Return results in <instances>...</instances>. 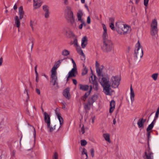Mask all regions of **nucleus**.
I'll use <instances>...</instances> for the list:
<instances>
[{
	"label": "nucleus",
	"mask_w": 159,
	"mask_h": 159,
	"mask_svg": "<svg viewBox=\"0 0 159 159\" xmlns=\"http://www.w3.org/2000/svg\"><path fill=\"white\" fill-rule=\"evenodd\" d=\"M51 82L52 83L53 85H55L57 84V78L56 71L51 70Z\"/></svg>",
	"instance_id": "nucleus-7"
},
{
	"label": "nucleus",
	"mask_w": 159,
	"mask_h": 159,
	"mask_svg": "<svg viewBox=\"0 0 159 159\" xmlns=\"http://www.w3.org/2000/svg\"><path fill=\"white\" fill-rule=\"evenodd\" d=\"M87 98L85 97H84V96H83V97H82L81 98V99L82 100L84 101H85V100H86Z\"/></svg>",
	"instance_id": "nucleus-63"
},
{
	"label": "nucleus",
	"mask_w": 159,
	"mask_h": 159,
	"mask_svg": "<svg viewBox=\"0 0 159 159\" xmlns=\"http://www.w3.org/2000/svg\"><path fill=\"white\" fill-rule=\"evenodd\" d=\"M55 114L57 118L58 119V120L60 126L59 127V128L61 127L62 125L63 124L64 122L63 119V118L61 117V114L59 112L57 111L56 110H55Z\"/></svg>",
	"instance_id": "nucleus-9"
},
{
	"label": "nucleus",
	"mask_w": 159,
	"mask_h": 159,
	"mask_svg": "<svg viewBox=\"0 0 159 159\" xmlns=\"http://www.w3.org/2000/svg\"><path fill=\"white\" fill-rule=\"evenodd\" d=\"M110 106L109 112L111 113L113 111L115 107V102L114 100H112L110 102Z\"/></svg>",
	"instance_id": "nucleus-20"
},
{
	"label": "nucleus",
	"mask_w": 159,
	"mask_h": 159,
	"mask_svg": "<svg viewBox=\"0 0 159 159\" xmlns=\"http://www.w3.org/2000/svg\"><path fill=\"white\" fill-rule=\"evenodd\" d=\"M157 32V29L151 28V34L153 38H156L158 36Z\"/></svg>",
	"instance_id": "nucleus-16"
},
{
	"label": "nucleus",
	"mask_w": 159,
	"mask_h": 159,
	"mask_svg": "<svg viewBox=\"0 0 159 159\" xmlns=\"http://www.w3.org/2000/svg\"><path fill=\"white\" fill-rule=\"evenodd\" d=\"M61 54L64 56H67L70 54V52L68 50L65 49L62 51Z\"/></svg>",
	"instance_id": "nucleus-34"
},
{
	"label": "nucleus",
	"mask_w": 159,
	"mask_h": 159,
	"mask_svg": "<svg viewBox=\"0 0 159 159\" xmlns=\"http://www.w3.org/2000/svg\"><path fill=\"white\" fill-rule=\"evenodd\" d=\"M154 124H153V122H152L148 126L147 129V132L150 131L153 127Z\"/></svg>",
	"instance_id": "nucleus-38"
},
{
	"label": "nucleus",
	"mask_w": 159,
	"mask_h": 159,
	"mask_svg": "<svg viewBox=\"0 0 159 159\" xmlns=\"http://www.w3.org/2000/svg\"><path fill=\"white\" fill-rule=\"evenodd\" d=\"M81 145L82 146H85L87 144V141L84 139L80 141Z\"/></svg>",
	"instance_id": "nucleus-41"
},
{
	"label": "nucleus",
	"mask_w": 159,
	"mask_h": 159,
	"mask_svg": "<svg viewBox=\"0 0 159 159\" xmlns=\"http://www.w3.org/2000/svg\"><path fill=\"white\" fill-rule=\"evenodd\" d=\"M102 49L105 52H109L111 51L113 48V43L110 40L103 41V45Z\"/></svg>",
	"instance_id": "nucleus-6"
},
{
	"label": "nucleus",
	"mask_w": 159,
	"mask_h": 159,
	"mask_svg": "<svg viewBox=\"0 0 159 159\" xmlns=\"http://www.w3.org/2000/svg\"><path fill=\"white\" fill-rule=\"evenodd\" d=\"M95 66L96 69L98 68L99 67H100L99 64L97 61H96V62Z\"/></svg>",
	"instance_id": "nucleus-56"
},
{
	"label": "nucleus",
	"mask_w": 159,
	"mask_h": 159,
	"mask_svg": "<svg viewBox=\"0 0 159 159\" xmlns=\"http://www.w3.org/2000/svg\"><path fill=\"white\" fill-rule=\"evenodd\" d=\"M63 1L65 5H67L68 4V0H63Z\"/></svg>",
	"instance_id": "nucleus-57"
},
{
	"label": "nucleus",
	"mask_w": 159,
	"mask_h": 159,
	"mask_svg": "<svg viewBox=\"0 0 159 159\" xmlns=\"http://www.w3.org/2000/svg\"><path fill=\"white\" fill-rule=\"evenodd\" d=\"M44 120L48 126H49L50 124V118L49 116L46 112L44 113Z\"/></svg>",
	"instance_id": "nucleus-12"
},
{
	"label": "nucleus",
	"mask_w": 159,
	"mask_h": 159,
	"mask_svg": "<svg viewBox=\"0 0 159 159\" xmlns=\"http://www.w3.org/2000/svg\"><path fill=\"white\" fill-rule=\"evenodd\" d=\"M70 59L73 63V68L68 72V75L66 76L67 81L69 80V79L70 78L75 77L77 73L76 65L75 62L73 58H70Z\"/></svg>",
	"instance_id": "nucleus-5"
},
{
	"label": "nucleus",
	"mask_w": 159,
	"mask_h": 159,
	"mask_svg": "<svg viewBox=\"0 0 159 159\" xmlns=\"http://www.w3.org/2000/svg\"><path fill=\"white\" fill-rule=\"evenodd\" d=\"M65 15L66 18L69 21L71 25L73 27H75L76 24L75 21L73 13L70 7L67 6L66 7Z\"/></svg>",
	"instance_id": "nucleus-3"
},
{
	"label": "nucleus",
	"mask_w": 159,
	"mask_h": 159,
	"mask_svg": "<svg viewBox=\"0 0 159 159\" xmlns=\"http://www.w3.org/2000/svg\"><path fill=\"white\" fill-rule=\"evenodd\" d=\"M80 133V134H83L85 132V130L84 127V126L83 125H82V127L81 129L79 131Z\"/></svg>",
	"instance_id": "nucleus-43"
},
{
	"label": "nucleus",
	"mask_w": 159,
	"mask_h": 159,
	"mask_svg": "<svg viewBox=\"0 0 159 159\" xmlns=\"http://www.w3.org/2000/svg\"><path fill=\"white\" fill-rule=\"evenodd\" d=\"M145 156L147 159H153V154L151 152L148 153L147 152H145Z\"/></svg>",
	"instance_id": "nucleus-26"
},
{
	"label": "nucleus",
	"mask_w": 159,
	"mask_h": 159,
	"mask_svg": "<svg viewBox=\"0 0 159 159\" xmlns=\"http://www.w3.org/2000/svg\"><path fill=\"white\" fill-rule=\"evenodd\" d=\"M109 21L111 23H114V19L113 18H111L109 19Z\"/></svg>",
	"instance_id": "nucleus-60"
},
{
	"label": "nucleus",
	"mask_w": 159,
	"mask_h": 159,
	"mask_svg": "<svg viewBox=\"0 0 159 159\" xmlns=\"http://www.w3.org/2000/svg\"><path fill=\"white\" fill-rule=\"evenodd\" d=\"M100 80V83L103 87V91L107 95H111L113 90L110 87V80L108 75L102 76Z\"/></svg>",
	"instance_id": "nucleus-1"
},
{
	"label": "nucleus",
	"mask_w": 159,
	"mask_h": 159,
	"mask_svg": "<svg viewBox=\"0 0 159 159\" xmlns=\"http://www.w3.org/2000/svg\"><path fill=\"white\" fill-rule=\"evenodd\" d=\"M96 96L93 95L91 98H89L88 101V103L89 105H92L96 100Z\"/></svg>",
	"instance_id": "nucleus-23"
},
{
	"label": "nucleus",
	"mask_w": 159,
	"mask_h": 159,
	"mask_svg": "<svg viewBox=\"0 0 159 159\" xmlns=\"http://www.w3.org/2000/svg\"><path fill=\"white\" fill-rule=\"evenodd\" d=\"M159 114V113H158V112H156V113H155V115L154 117L158 118V117Z\"/></svg>",
	"instance_id": "nucleus-64"
},
{
	"label": "nucleus",
	"mask_w": 159,
	"mask_h": 159,
	"mask_svg": "<svg viewBox=\"0 0 159 159\" xmlns=\"http://www.w3.org/2000/svg\"><path fill=\"white\" fill-rule=\"evenodd\" d=\"M146 120H143V118L139 119L137 125L139 128H143V124L145 122Z\"/></svg>",
	"instance_id": "nucleus-22"
},
{
	"label": "nucleus",
	"mask_w": 159,
	"mask_h": 159,
	"mask_svg": "<svg viewBox=\"0 0 159 159\" xmlns=\"http://www.w3.org/2000/svg\"><path fill=\"white\" fill-rule=\"evenodd\" d=\"M39 81V76L36 77L35 81L36 83H38Z\"/></svg>",
	"instance_id": "nucleus-58"
},
{
	"label": "nucleus",
	"mask_w": 159,
	"mask_h": 159,
	"mask_svg": "<svg viewBox=\"0 0 159 159\" xmlns=\"http://www.w3.org/2000/svg\"><path fill=\"white\" fill-rule=\"evenodd\" d=\"M95 119V116H93L92 117L91 120H92V123L93 124L94 123Z\"/></svg>",
	"instance_id": "nucleus-54"
},
{
	"label": "nucleus",
	"mask_w": 159,
	"mask_h": 159,
	"mask_svg": "<svg viewBox=\"0 0 159 159\" xmlns=\"http://www.w3.org/2000/svg\"><path fill=\"white\" fill-rule=\"evenodd\" d=\"M110 27L111 30H115L114 25L113 23H111L110 24Z\"/></svg>",
	"instance_id": "nucleus-45"
},
{
	"label": "nucleus",
	"mask_w": 159,
	"mask_h": 159,
	"mask_svg": "<svg viewBox=\"0 0 159 159\" xmlns=\"http://www.w3.org/2000/svg\"><path fill=\"white\" fill-rule=\"evenodd\" d=\"M151 28L157 29V22L156 19L152 20L151 25Z\"/></svg>",
	"instance_id": "nucleus-25"
},
{
	"label": "nucleus",
	"mask_w": 159,
	"mask_h": 159,
	"mask_svg": "<svg viewBox=\"0 0 159 159\" xmlns=\"http://www.w3.org/2000/svg\"><path fill=\"white\" fill-rule=\"evenodd\" d=\"M83 68L82 70V75H84L87 74L88 71V69L84 64H83Z\"/></svg>",
	"instance_id": "nucleus-32"
},
{
	"label": "nucleus",
	"mask_w": 159,
	"mask_h": 159,
	"mask_svg": "<svg viewBox=\"0 0 159 159\" xmlns=\"http://www.w3.org/2000/svg\"><path fill=\"white\" fill-rule=\"evenodd\" d=\"M73 44L74 45V46L75 47H78V41L77 39H74Z\"/></svg>",
	"instance_id": "nucleus-44"
},
{
	"label": "nucleus",
	"mask_w": 159,
	"mask_h": 159,
	"mask_svg": "<svg viewBox=\"0 0 159 159\" xmlns=\"http://www.w3.org/2000/svg\"><path fill=\"white\" fill-rule=\"evenodd\" d=\"M120 78L118 75L113 76L110 80V87L116 89L118 88L120 81Z\"/></svg>",
	"instance_id": "nucleus-4"
},
{
	"label": "nucleus",
	"mask_w": 159,
	"mask_h": 159,
	"mask_svg": "<svg viewBox=\"0 0 159 159\" xmlns=\"http://www.w3.org/2000/svg\"><path fill=\"white\" fill-rule=\"evenodd\" d=\"M65 35L67 37L69 38H73L75 37L73 32L69 29L66 30Z\"/></svg>",
	"instance_id": "nucleus-14"
},
{
	"label": "nucleus",
	"mask_w": 159,
	"mask_h": 159,
	"mask_svg": "<svg viewBox=\"0 0 159 159\" xmlns=\"http://www.w3.org/2000/svg\"><path fill=\"white\" fill-rule=\"evenodd\" d=\"M43 9L45 11L44 16L46 18L48 17L49 15V12L48 11V7L46 6L45 5L43 6Z\"/></svg>",
	"instance_id": "nucleus-18"
},
{
	"label": "nucleus",
	"mask_w": 159,
	"mask_h": 159,
	"mask_svg": "<svg viewBox=\"0 0 159 159\" xmlns=\"http://www.w3.org/2000/svg\"><path fill=\"white\" fill-rule=\"evenodd\" d=\"M34 22V21H33L32 20H31L30 21V25L31 26L32 30L33 31L34 30V28L33 27V23Z\"/></svg>",
	"instance_id": "nucleus-47"
},
{
	"label": "nucleus",
	"mask_w": 159,
	"mask_h": 159,
	"mask_svg": "<svg viewBox=\"0 0 159 159\" xmlns=\"http://www.w3.org/2000/svg\"><path fill=\"white\" fill-rule=\"evenodd\" d=\"M65 59V58H64L63 59L60 60L56 62L53 66L51 70L56 71V70L59 67L63 60H64Z\"/></svg>",
	"instance_id": "nucleus-10"
},
{
	"label": "nucleus",
	"mask_w": 159,
	"mask_h": 159,
	"mask_svg": "<svg viewBox=\"0 0 159 159\" xmlns=\"http://www.w3.org/2000/svg\"><path fill=\"white\" fill-rule=\"evenodd\" d=\"M33 7L34 8H39L41 6V3L39 0H33Z\"/></svg>",
	"instance_id": "nucleus-17"
},
{
	"label": "nucleus",
	"mask_w": 159,
	"mask_h": 159,
	"mask_svg": "<svg viewBox=\"0 0 159 159\" xmlns=\"http://www.w3.org/2000/svg\"><path fill=\"white\" fill-rule=\"evenodd\" d=\"M79 86L80 89L84 91H87L88 90L89 87V86L87 85L80 84Z\"/></svg>",
	"instance_id": "nucleus-29"
},
{
	"label": "nucleus",
	"mask_w": 159,
	"mask_h": 159,
	"mask_svg": "<svg viewBox=\"0 0 159 159\" xmlns=\"http://www.w3.org/2000/svg\"><path fill=\"white\" fill-rule=\"evenodd\" d=\"M138 53L139 52L138 51H137V50H135L134 56L136 59L137 58Z\"/></svg>",
	"instance_id": "nucleus-50"
},
{
	"label": "nucleus",
	"mask_w": 159,
	"mask_h": 159,
	"mask_svg": "<svg viewBox=\"0 0 159 159\" xmlns=\"http://www.w3.org/2000/svg\"><path fill=\"white\" fill-rule=\"evenodd\" d=\"M92 88H93L92 86V85L90 86L89 90V92H86V93H85L84 95V97H86V98H87L89 96V94H90V93H91V91L92 89Z\"/></svg>",
	"instance_id": "nucleus-39"
},
{
	"label": "nucleus",
	"mask_w": 159,
	"mask_h": 159,
	"mask_svg": "<svg viewBox=\"0 0 159 159\" xmlns=\"http://www.w3.org/2000/svg\"><path fill=\"white\" fill-rule=\"evenodd\" d=\"M92 105H89L88 103L87 104H85L84 105V107L85 110H89L90 106Z\"/></svg>",
	"instance_id": "nucleus-42"
},
{
	"label": "nucleus",
	"mask_w": 159,
	"mask_h": 159,
	"mask_svg": "<svg viewBox=\"0 0 159 159\" xmlns=\"http://www.w3.org/2000/svg\"><path fill=\"white\" fill-rule=\"evenodd\" d=\"M93 84V87L95 90H97L98 89V84L97 81L92 84Z\"/></svg>",
	"instance_id": "nucleus-35"
},
{
	"label": "nucleus",
	"mask_w": 159,
	"mask_h": 159,
	"mask_svg": "<svg viewBox=\"0 0 159 159\" xmlns=\"http://www.w3.org/2000/svg\"><path fill=\"white\" fill-rule=\"evenodd\" d=\"M143 4L146 7H147L148 6V4L149 0H143Z\"/></svg>",
	"instance_id": "nucleus-48"
},
{
	"label": "nucleus",
	"mask_w": 159,
	"mask_h": 159,
	"mask_svg": "<svg viewBox=\"0 0 159 159\" xmlns=\"http://www.w3.org/2000/svg\"><path fill=\"white\" fill-rule=\"evenodd\" d=\"M103 66H101L99 68L96 69V72L98 76H102V70Z\"/></svg>",
	"instance_id": "nucleus-19"
},
{
	"label": "nucleus",
	"mask_w": 159,
	"mask_h": 159,
	"mask_svg": "<svg viewBox=\"0 0 159 159\" xmlns=\"http://www.w3.org/2000/svg\"><path fill=\"white\" fill-rule=\"evenodd\" d=\"M15 23L17 27L19 28L20 25V21L19 17L17 16H16L15 17Z\"/></svg>",
	"instance_id": "nucleus-31"
},
{
	"label": "nucleus",
	"mask_w": 159,
	"mask_h": 159,
	"mask_svg": "<svg viewBox=\"0 0 159 159\" xmlns=\"http://www.w3.org/2000/svg\"><path fill=\"white\" fill-rule=\"evenodd\" d=\"M130 98L131 101L133 102L134 100V92L133 90L132 85H131L130 88Z\"/></svg>",
	"instance_id": "nucleus-28"
},
{
	"label": "nucleus",
	"mask_w": 159,
	"mask_h": 159,
	"mask_svg": "<svg viewBox=\"0 0 159 159\" xmlns=\"http://www.w3.org/2000/svg\"><path fill=\"white\" fill-rule=\"evenodd\" d=\"M36 92L38 94L40 95V91L39 89L36 88Z\"/></svg>",
	"instance_id": "nucleus-53"
},
{
	"label": "nucleus",
	"mask_w": 159,
	"mask_h": 159,
	"mask_svg": "<svg viewBox=\"0 0 159 159\" xmlns=\"http://www.w3.org/2000/svg\"><path fill=\"white\" fill-rule=\"evenodd\" d=\"M33 128L34 129V131L33 132V134L34 135V141H35V139H36V131L35 130V129L34 128V127H33Z\"/></svg>",
	"instance_id": "nucleus-49"
},
{
	"label": "nucleus",
	"mask_w": 159,
	"mask_h": 159,
	"mask_svg": "<svg viewBox=\"0 0 159 159\" xmlns=\"http://www.w3.org/2000/svg\"><path fill=\"white\" fill-rule=\"evenodd\" d=\"M158 75V74L157 73H154L152 75L151 77L154 80H156L157 78Z\"/></svg>",
	"instance_id": "nucleus-40"
},
{
	"label": "nucleus",
	"mask_w": 159,
	"mask_h": 159,
	"mask_svg": "<svg viewBox=\"0 0 159 159\" xmlns=\"http://www.w3.org/2000/svg\"><path fill=\"white\" fill-rule=\"evenodd\" d=\"M88 43V39L86 36L83 37L81 40V47L82 48H84Z\"/></svg>",
	"instance_id": "nucleus-13"
},
{
	"label": "nucleus",
	"mask_w": 159,
	"mask_h": 159,
	"mask_svg": "<svg viewBox=\"0 0 159 159\" xmlns=\"http://www.w3.org/2000/svg\"><path fill=\"white\" fill-rule=\"evenodd\" d=\"M81 23V24L79 25V29H81L82 28L83 25L85 24L84 22V21H83V23Z\"/></svg>",
	"instance_id": "nucleus-52"
},
{
	"label": "nucleus",
	"mask_w": 159,
	"mask_h": 159,
	"mask_svg": "<svg viewBox=\"0 0 159 159\" xmlns=\"http://www.w3.org/2000/svg\"><path fill=\"white\" fill-rule=\"evenodd\" d=\"M19 18L21 19L23 18L24 14V11L23 10V7L22 6L20 7L19 8Z\"/></svg>",
	"instance_id": "nucleus-24"
},
{
	"label": "nucleus",
	"mask_w": 159,
	"mask_h": 159,
	"mask_svg": "<svg viewBox=\"0 0 159 159\" xmlns=\"http://www.w3.org/2000/svg\"><path fill=\"white\" fill-rule=\"evenodd\" d=\"M96 77L95 75H92L89 78V81L91 84H92L97 81Z\"/></svg>",
	"instance_id": "nucleus-30"
},
{
	"label": "nucleus",
	"mask_w": 159,
	"mask_h": 159,
	"mask_svg": "<svg viewBox=\"0 0 159 159\" xmlns=\"http://www.w3.org/2000/svg\"><path fill=\"white\" fill-rule=\"evenodd\" d=\"M90 152L92 157H93L94 156V151L93 148H92L90 150Z\"/></svg>",
	"instance_id": "nucleus-46"
},
{
	"label": "nucleus",
	"mask_w": 159,
	"mask_h": 159,
	"mask_svg": "<svg viewBox=\"0 0 159 159\" xmlns=\"http://www.w3.org/2000/svg\"><path fill=\"white\" fill-rule=\"evenodd\" d=\"M58 158V155L57 152H55L54 155V158L53 159H57Z\"/></svg>",
	"instance_id": "nucleus-51"
},
{
	"label": "nucleus",
	"mask_w": 159,
	"mask_h": 159,
	"mask_svg": "<svg viewBox=\"0 0 159 159\" xmlns=\"http://www.w3.org/2000/svg\"><path fill=\"white\" fill-rule=\"evenodd\" d=\"M103 136L106 141L110 143V134L108 133H104L103 134Z\"/></svg>",
	"instance_id": "nucleus-27"
},
{
	"label": "nucleus",
	"mask_w": 159,
	"mask_h": 159,
	"mask_svg": "<svg viewBox=\"0 0 159 159\" xmlns=\"http://www.w3.org/2000/svg\"><path fill=\"white\" fill-rule=\"evenodd\" d=\"M102 26L103 30V32L102 34V38L103 39V41L109 40L107 39L108 34L106 26L105 25L103 24H102Z\"/></svg>",
	"instance_id": "nucleus-8"
},
{
	"label": "nucleus",
	"mask_w": 159,
	"mask_h": 159,
	"mask_svg": "<svg viewBox=\"0 0 159 159\" xmlns=\"http://www.w3.org/2000/svg\"><path fill=\"white\" fill-rule=\"evenodd\" d=\"M82 150L81 153L82 155L85 154L86 157V159L88 158V155L87 150L84 148H80V150Z\"/></svg>",
	"instance_id": "nucleus-33"
},
{
	"label": "nucleus",
	"mask_w": 159,
	"mask_h": 159,
	"mask_svg": "<svg viewBox=\"0 0 159 159\" xmlns=\"http://www.w3.org/2000/svg\"><path fill=\"white\" fill-rule=\"evenodd\" d=\"M157 118L154 117V118L153 119V121L152 122H153V124H154L155 123V122H156V120H157Z\"/></svg>",
	"instance_id": "nucleus-62"
},
{
	"label": "nucleus",
	"mask_w": 159,
	"mask_h": 159,
	"mask_svg": "<svg viewBox=\"0 0 159 159\" xmlns=\"http://www.w3.org/2000/svg\"><path fill=\"white\" fill-rule=\"evenodd\" d=\"M90 22H91L90 18L89 16H88L87 17V23L88 24H89L90 23Z\"/></svg>",
	"instance_id": "nucleus-55"
},
{
	"label": "nucleus",
	"mask_w": 159,
	"mask_h": 159,
	"mask_svg": "<svg viewBox=\"0 0 159 159\" xmlns=\"http://www.w3.org/2000/svg\"><path fill=\"white\" fill-rule=\"evenodd\" d=\"M116 31L120 34H124L129 33L131 28L129 26L124 24L121 22H117L116 23Z\"/></svg>",
	"instance_id": "nucleus-2"
},
{
	"label": "nucleus",
	"mask_w": 159,
	"mask_h": 159,
	"mask_svg": "<svg viewBox=\"0 0 159 159\" xmlns=\"http://www.w3.org/2000/svg\"><path fill=\"white\" fill-rule=\"evenodd\" d=\"M56 125H54L53 127L50 126V124H49V126H48L47 125V127L48 129H49V132H51L53 131L56 129Z\"/></svg>",
	"instance_id": "nucleus-36"
},
{
	"label": "nucleus",
	"mask_w": 159,
	"mask_h": 159,
	"mask_svg": "<svg viewBox=\"0 0 159 159\" xmlns=\"http://www.w3.org/2000/svg\"><path fill=\"white\" fill-rule=\"evenodd\" d=\"M73 84L75 85H76L77 84V81L75 79H73Z\"/></svg>",
	"instance_id": "nucleus-61"
},
{
	"label": "nucleus",
	"mask_w": 159,
	"mask_h": 159,
	"mask_svg": "<svg viewBox=\"0 0 159 159\" xmlns=\"http://www.w3.org/2000/svg\"><path fill=\"white\" fill-rule=\"evenodd\" d=\"M143 56V49H142V48H141V54H140V57L141 58H142Z\"/></svg>",
	"instance_id": "nucleus-59"
},
{
	"label": "nucleus",
	"mask_w": 159,
	"mask_h": 159,
	"mask_svg": "<svg viewBox=\"0 0 159 159\" xmlns=\"http://www.w3.org/2000/svg\"><path fill=\"white\" fill-rule=\"evenodd\" d=\"M83 15L82 11L81 10H79L77 14L78 20L80 21L81 22L83 23V21L84 20L82 18Z\"/></svg>",
	"instance_id": "nucleus-15"
},
{
	"label": "nucleus",
	"mask_w": 159,
	"mask_h": 159,
	"mask_svg": "<svg viewBox=\"0 0 159 159\" xmlns=\"http://www.w3.org/2000/svg\"><path fill=\"white\" fill-rule=\"evenodd\" d=\"M76 47V49L77 52L78 53L80 54V55H82V60H85V55L83 52V51L80 48V47H79L78 46V47Z\"/></svg>",
	"instance_id": "nucleus-21"
},
{
	"label": "nucleus",
	"mask_w": 159,
	"mask_h": 159,
	"mask_svg": "<svg viewBox=\"0 0 159 159\" xmlns=\"http://www.w3.org/2000/svg\"><path fill=\"white\" fill-rule=\"evenodd\" d=\"M141 48V46L140 45V44L139 42V41H138L137 43H136V46H135V50H137V51H139V50L140 49V48Z\"/></svg>",
	"instance_id": "nucleus-37"
},
{
	"label": "nucleus",
	"mask_w": 159,
	"mask_h": 159,
	"mask_svg": "<svg viewBox=\"0 0 159 159\" xmlns=\"http://www.w3.org/2000/svg\"><path fill=\"white\" fill-rule=\"evenodd\" d=\"M63 96L67 99H69L70 98V89L67 88L65 89L63 93Z\"/></svg>",
	"instance_id": "nucleus-11"
}]
</instances>
